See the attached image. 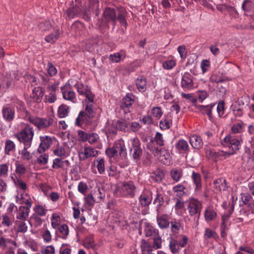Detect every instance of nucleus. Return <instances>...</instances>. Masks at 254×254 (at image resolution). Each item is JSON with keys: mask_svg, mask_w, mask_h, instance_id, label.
<instances>
[{"mask_svg": "<svg viewBox=\"0 0 254 254\" xmlns=\"http://www.w3.org/2000/svg\"><path fill=\"white\" fill-rule=\"evenodd\" d=\"M28 121L40 129L49 127L53 124L54 119L52 117H50L48 120H47L46 119L29 116Z\"/></svg>", "mask_w": 254, "mask_h": 254, "instance_id": "4", "label": "nucleus"}, {"mask_svg": "<svg viewBox=\"0 0 254 254\" xmlns=\"http://www.w3.org/2000/svg\"><path fill=\"white\" fill-rule=\"evenodd\" d=\"M192 179L195 185V190H199L201 188L200 175L198 173L193 172L192 173Z\"/></svg>", "mask_w": 254, "mask_h": 254, "instance_id": "20", "label": "nucleus"}, {"mask_svg": "<svg viewBox=\"0 0 254 254\" xmlns=\"http://www.w3.org/2000/svg\"><path fill=\"white\" fill-rule=\"evenodd\" d=\"M83 27V24L79 21H77L73 23L71 26V29L72 31H74L75 33L77 34L78 32L81 30Z\"/></svg>", "mask_w": 254, "mask_h": 254, "instance_id": "34", "label": "nucleus"}, {"mask_svg": "<svg viewBox=\"0 0 254 254\" xmlns=\"http://www.w3.org/2000/svg\"><path fill=\"white\" fill-rule=\"evenodd\" d=\"M136 85L139 91H144L146 88V81L143 76L139 77L136 81Z\"/></svg>", "mask_w": 254, "mask_h": 254, "instance_id": "23", "label": "nucleus"}, {"mask_svg": "<svg viewBox=\"0 0 254 254\" xmlns=\"http://www.w3.org/2000/svg\"><path fill=\"white\" fill-rule=\"evenodd\" d=\"M97 162V168L98 172L100 174H102L105 172V163L104 160L103 158H101L99 160H96Z\"/></svg>", "mask_w": 254, "mask_h": 254, "instance_id": "38", "label": "nucleus"}, {"mask_svg": "<svg viewBox=\"0 0 254 254\" xmlns=\"http://www.w3.org/2000/svg\"><path fill=\"white\" fill-rule=\"evenodd\" d=\"M169 248L172 253H177L179 249L178 242L175 239L171 238V240L169 243Z\"/></svg>", "mask_w": 254, "mask_h": 254, "instance_id": "30", "label": "nucleus"}, {"mask_svg": "<svg viewBox=\"0 0 254 254\" xmlns=\"http://www.w3.org/2000/svg\"><path fill=\"white\" fill-rule=\"evenodd\" d=\"M34 134L33 128L26 125L19 133L15 134V136L20 142L24 143L25 146L30 147Z\"/></svg>", "mask_w": 254, "mask_h": 254, "instance_id": "3", "label": "nucleus"}, {"mask_svg": "<svg viewBox=\"0 0 254 254\" xmlns=\"http://www.w3.org/2000/svg\"><path fill=\"white\" fill-rule=\"evenodd\" d=\"M59 230L64 236L62 237L63 239H66L69 233V230L67 225L63 224L60 226L59 228Z\"/></svg>", "mask_w": 254, "mask_h": 254, "instance_id": "39", "label": "nucleus"}, {"mask_svg": "<svg viewBox=\"0 0 254 254\" xmlns=\"http://www.w3.org/2000/svg\"><path fill=\"white\" fill-rule=\"evenodd\" d=\"M242 7L246 12H250L254 10V3L250 0H245Z\"/></svg>", "mask_w": 254, "mask_h": 254, "instance_id": "24", "label": "nucleus"}, {"mask_svg": "<svg viewBox=\"0 0 254 254\" xmlns=\"http://www.w3.org/2000/svg\"><path fill=\"white\" fill-rule=\"evenodd\" d=\"M109 59L113 62L118 63L121 61V55L119 53L111 55Z\"/></svg>", "mask_w": 254, "mask_h": 254, "instance_id": "62", "label": "nucleus"}, {"mask_svg": "<svg viewBox=\"0 0 254 254\" xmlns=\"http://www.w3.org/2000/svg\"><path fill=\"white\" fill-rule=\"evenodd\" d=\"M41 143L38 148L37 151L39 153H42L48 149L52 144V139L48 136H41Z\"/></svg>", "mask_w": 254, "mask_h": 254, "instance_id": "8", "label": "nucleus"}, {"mask_svg": "<svg viewBox=\"0 0 254 254\" xmlns=\"http://www.w3.org/2000/svg\"><path fill=\"white\" fill-rule=\"evenodd\" d=\"M132 94L131 93H128L123 98L121 105L122 108H128L132 105L133 102V99L132 98Z\"/></svg>", "mask_w": 254, "mask_h": 254, "instance_id": "16", "label": "nucleus"}, {"mask_svg": "<svg viewBox=\"0 0 254 254\" xmlns=\"http://www.w3.org/2000/svg\"><path fill=\"white\" fill-rule=\"evenodd\" d=\"M15 147V144L12 141L7 140L5 142V153L7 155H9V152L14 150Z\"/></svg>", "mask_w": 254, "mask_h": 254, "instance_id": "35", "label": "nucleus"}, {"mask_svg": "<svg viewBox=\"0 0 254 254\" xmlns=\"http://www.w3.org/2000/svg\"><path fill=\"white\" fill-rule=\"evenodd\" d=\"M69 113V107L66 105L63 104L61 105L58 109V115L59 118H63L67 116Z\"/></svg>", "mask_w": 254, "mask_h": 254, "instance_id": "21", "label": "nucleus"}, {"mask_svg": "<svg viewBox=\"0 0 254 254\" xmlns=\"http://www.w3.org/2000/svg\"><path fill=\"white\" fill-rule=\"evenodd\" d=\"M99 136L97 133H91L88 134L87 141H88L91 144H93L97 142Z\"/></svg>", "mask_w": 254, "mask_h": 254, "instance_id": "47", "label": "nucleus"}, {"mask_svg": "<svg viewBox=\"0 0 254 254\" xmlns=\"http://www.w3.org/2000/svg\"><path fill=\"white\" fill-rule=\"evenodd\" d=\"M155 157H157L164 164H167L170 161V155L165 148H159L157 155H155Z\"/></svg>", "mask_w": 254, "mask_h": 254, "instance_id": "9", "label": "nucleus"}, {"mask_svg": "<svg viewBox=\"0 0 254 254\" xmlns=\"http://www.w3.org/2000/svg\"><path fill=\"white\" fill-rule=\"evenodd\" d=\"M17 224L18 225V232L24 233L27 231V226L24 222L18 221Z\"/></svg>", "mask_w": 254, "mask_h": 254, "instance_id": "50", "label": "nucleus"}, {"mask_svg": "<svg viewBox=\"0 0 254 254\" xmlns=\"http://www.w3.org/2000/svg\"><path fill=\"white\" fill-rule=\"evenodd\" d=\"M91 11L96 16L99 14V0H89V8L82 10L79 5L75 4L74 6L69 7L66 11V18L70 19L75 17H81L85 21H88L91 18Z\"/></svg>", "mask_w": 254, "mask_h": 254, "instance_id": "1", "label": "nucleus"}, {"mask_svg": "<svg viewBox=\"0 0 254 254\" xmlns=\"http://www.w3.org/2000/svg\"><path fill=\"white\" fill-rule=\"evenodd\" d=\"M224 102L222 101L220 102L217 107V111L219 117H222L224 113Z\"/></svg>", "mask_w": 254, "mask_h": 254, "instance_id": "51", "label": "nucleus"}, {"mask_svg": "<svg viewBox=\"0 0 254 254\" xmlns=\"http://www.w3.org/2000/svg\"><path fill=\"white\" fill-rule=\"evenodd\" d=\"M115 125L117 129L121 131H125L129 124L125 120H118L117 121Z\"/></svg>", "mask_w": 254, "mask_h": 254, "instance_id": "31", "label": "nucleus"}, {"mask_svg": "<svg viewBox=\"0 0 254 254\" xmlns=\"http://www.w3.org/2000/svg\"><path fill=\"white\" fill-rule=\"evenodd\" d=\"M43 254H54L55 248L53 246H49L47 248L41 251Z\"/></svg>", "mask_w": 254, "mask_h": 254, "instance_id": "64", "label": "nucleus"}, {"mask_svg": "<svg viewBox=\"0 0 254 254\" xmlns=\"http://www.w3.org/2000/svg\"><path fill=\"white\" fill-rule=\"evenodd\" d=\"M190 142L193 148L197 149H200L203 145L201 138L195 135L190 137Z\"/></svg>", "mask_w": 254, "mask_h": 254, "instance_id": "13", "label": "nucleus"}, {"mask_svg": "<svg viewBox=\"0 0 254 254\" xmlns=\"http://www.w3.org/2000/svg\"><path fill=\"white\" fill-rule=\"evenodd\" d=\"M135 187L131 181L125 183L123 185V190L126 192L127 194L132 197L134 195Z\"/></svg>", "mask_w": 254, "mask_h": 254, "instance_id": "11", "label": "nucleus"}, {"mask_svg": "<svg viewBox=\"0 0 254 254\" xmlns=\"http://www.w3.org/2000/svg\"><path fill=\"white\" fill-rule=\"evenodd\" d=\"M188 209H189V213L190 215H193L195 214H198V215H199L200 210L199 208L198 204L194 202L190 203L188 206Z\"/></svg>", "mask_w": 254, "mask_h": 254, "instance_id": "26", "label": "nucleus"}, {"mask_svg": "<svg viewBox=\"0 0 254 254\" xmlns=\"http://www.w3.org/2000/svg\"><path fill=\"white\" fill-rule=\"evenodd\" d=\"M46 101L50 103H53L57 100V96L55 93L50 92L49 95L45 96Z\"/></svg>", "mask_w": 254, "mask_h": 254, "instance_id": "55", "label": "nucleus"}, {"mask_svg": "<svg viewBox=\"0 0 254 254\" xmlns=\"http://www.w3.org/2000/svg\"><path fill=\"white\" fill-rule=\"evenodd\" d=\"M64 163V162L61 159L59 158H56L53 161L52 168L53 169L61 168L63 167Z\"/></svg>", "mask_w": 254, "mask_h": 254, "instance_id": "49", "label": "nucleus"}, {"mask_svg": "<svg viewBox=\"0 0 254 254\" xmlns=\"http://www.w3.org/2000/svg\"><path fill=\"white\" fill-rule=\"evenodd\" d=\"M177 149L181 151H186L189 148L187 142L184 139H180L176 145Z\"/></svg>", "mask_w": 254, "mask_h": 254, "instance_id": "28", "label": "nucleus"}, {"mask_svg": "<svg viewBox=\"0 0 254 254\" xmlns=\"http://www.w3.org/2000/svg\"><path fill=\"white\" fill-rule=\"evenodd\" d=\"M140 142L137 138H134L132 140V147L130 151H133L132 158L134 160L139 159L142 153V150L140 147Z\"/></svg>", "mask_w": 254, "mask_h": 254, "instance_id": "6", "label": "nucleus"}, {"mask_svg": "<svg viewBox=\"0 0 254 254\" xmlns=\"http://www.w3.org/2000/svg\"><path fill=\"white\" fill-rule=\"evenodd\" d=\"M75 87L77 92L81 95H85L90 90L87 85L83 84H76Z\"/></svg>", "mask_w": 254, "mask_h": 254, "instance_id": "29", "label": "nucleus"}, {"mask_svg": "<svg viewBox=\"0 0 254 254\" xmlns=\"http://www.w3.org/2000/svg\"><path fill=\"white\" fill-rule=\"evenodd\" d=\"M2 221L1 222L2 225L6 227H9L12 225V222L10 219L6 215H3L2 216Z\"/></svg>", "mask_w": 254, "mask_h": 254, "instance_id": "53", "label": "nucleus"}, {"mask_svg": "<svg viewBox=\"0 0 254 254\" xmlns=\"http://www.w3.org/2000/svg\"><path fill=\"white\" fill-rule=\"evenodd\" d=\"M15 185L22 190H25L27 189L26 184L19 178H16V180L15 181Z\"/></svg>", "mask_w": 254, "mask_h": 254, "instance_id": "57", "label": "nucleus"}, {"mask_svg": "<svg viewBox=\"0 0 254 254\" xmlns=\"http://www.w3.org/2000/svg\"><path fill=\"white\" fill-rule=\"evenodd\" d=\"M218 238V235L216 233L209 228H206L204 234V238L206 240L208 239L213 238L216 239Z\"/></svg>", "mask_w": 254, "mask_h": 254, "instance_id": "32", "label": "nucleus"}, {"mask_svg": "<svg viewBox=\"0 0 254 254\" xmlns=\"http://www.w3.org/2000/svg\"><path fill=\"white\" fill-rule=\"evenodd\" d=\"M222 144L224 146H228L230 149H232L234 153L235 152L239 149L240 141L234 136L227 135L223 139Z\"/></svg>", "mask_w": 254, "mask_h": 254, "instance_id": "5", "label": "nucleus"}, {"mask_svg": "<svg viewBox=\"0 0 254 254\" xmlns=\"http://www.w3.org/2000/svg\"><path fill=\"white\" fill-rule=\"evenodd\" d=\"M48 72L50 76H53L57 74V70L56 67L51 63L48 64Z\"/></svg>", "mask_w": 254, "mask_h": 254, "instance_id": "52", "label": "nucleus"}, {"mask_svg": "<svg viewBox=\"0 0 254 254\" xmlns=\"http://www.w3.org/2000/svg\"><path fill=\"white\" fill-rule=\"evenodd\" d=\"M171 230L174 233H178L180 228V224L176 222H171Z\"/></svg>", "mask_w": 254, "mask_h": 254, "instance_id": "61", "label": "nucleus"}, {"mask_svg": "<svg viewBox=\"0 0 254 254\" xmlns=\"http://www.w3.org/2000/svg\"><path fill=\"white\" fill-rule=\"evenodd\" d=\"M28 147H29L25 146L21 152V157L22 159L27 161L30 160L32 157L30 153L27 151V148Z\"/></svg>", "mask_w": 254, "mask_h": 254, "instance_id": "42", "label": "nucleus"}, {"mask_svg": "<svg viewBox=\"0 0 254 254\" xmlns=\"http://www.w3.org/2000/svg\"><path fill=\"white\" fill-rule=\"evenodd\" d=\"M213 184L215 186L214 188L219 191L226 190L228 188L226 180L223 178L215 180Z\"/></svg>", "mask_w": 254, "mask_h": 254, "instance_id": "12", "label": "nucleus"}, {"mask_svg": "<svg viewBox=\"0 0 254 254\" xmlns=\"http://www.w3.org/2000/svg\"><path fill=\"white\" fill-rule=\"evenodd\" d=\"M86 203L89 206H92L94 204L95 200L94 199L92 194H89L85 197Z\"/></svg>", "mask_w": 254, "mask_h": 254, "instance_id": "63", "label": "nucleus"}, {"mask_svg": "<svg viewBox=\"0 0 254 254\" xmlns=\"http://www.w3.org/2000/svg\"><path fill=\"white\" fill-rule=\"evenodd\" d=\"M140 247L142 254H150L152 251V247L145 240H142Z\"/></svg>", "mask_w": 254, "mask_h": 254, "instance_id": "17", "label": "nucleus"}, {"mask_svg": "<svg viewBox=\"0 0 254 254\" xmlns=\"http://www.w3.org/2000/svg\"><path fill=\"white\" fill-rule=\"evenodd\" d=\"M54 154L59 157L64 156L65 154V149L63 147H58L54 150Z\"/></svg>", "mask_w": 254, "mask_h": 254, "instance_id": "56", "label": "nucleus"}, {"mask_svg": "<svg viewBox=\"0 0 254 254\" xmlns=\"http://www.w3.org/2000/svg\"><path fill=\"white\" fill-rule=\"evenodd\" d=\"M92 106V105L87 104L86 105L84 117L89 119L93 118L95 114Z\"/></svg>", "mask_w": 254, "mask_h": 254, "instance_id": "33", "label": "nucleus"}, {"mask_svg": "<svg viewBox=\"0 0 254 254\" xmlns=\"http://www.w3.org/2000/svg\"><path fill=\"white\" fill-rule=\"evenodd\" d=\"M163 67L165 69H170L175 65V62L174 61H167L163 64Z\"/></svg>", "mask_w": 254, "mask_h": 254, "instance_id": "59", "label": "nucleus"}, {"mask_svg": "<svg viewBox=\"0 0 254 254\" xmlns=\"http://www.w3.org/2000/svg\"><path fill=\"white\" fill-rule=\"evenodd\" d=\"M153 115L156 118H160L162 115V112L160 107H154L152 110Z\"/></svg>", "mask_w": 254, "mask_h": 254, "instance_id": "60", "label": "nucleus"}, {"mask_svg": "<svg viewBox=\"0 0 254 254\" xmlns=\"http://www.w3.org/2000/svg\"><path fill=\"white\" fill-rule=\"evenodd\" d=\"M157 216V221L159 227L162 229L168 228L170 222L168 221V215L164 214L161 216Z\"/></svg>", "mask_w": 254, "mask_h": 254, "instance_id": "14", "label": "nucleus"}, {"mask_svg": "<svg viewBox=\"0 0 254 254\" xmlns=\"http://www.w3.org/2000/svg\"><path fill=\"white\" fill-rule=\"evenodd\" d=\"M65 87V86H64L61 87V90L64 99L74 102L73 100L75 98V93L73 91H71L67 92L64 91Z\"/></svg>", "mask_w": 254, "mask_h": 254, "instance_id": "18", "label": "nucleus"}, {"mask_svg": "<svg viewBox=\"0 0 254 254\" xmlns=\"http://www.w3.org/2000/svg\"><path fill=\"white\" fill-rule=\"evenodd\" d=\"M85 116V112L84 111H80L78 117L75 120V125L77 126H81L82 123H81V121H82L83 122L82 118Z\"/></svg>", "mask_w": 254, "mask_h": 254, "instance_id": "58", "label": "nucleus"}, {"mask_svg": "<svg viewBox=\"0 0 254 254\" xmlns=\"http://www.w3.org/2000/svg\"><path fill=\"white\" fill-rule=\"evenodd\" d=\"M35 212L39 216H44L46 213V209L41 205H38L35 208Z\"/></svg>", "mask_w": 254, "mask_h": 254, "instance_id": "54", "label": "nucleus"}, {"mask_svg": "<svg viewBox=\"0 0 254 254\" xmlns=\"http://www.w3.org/2000/svg\"><path fill=\"white\" fill-rule=\"evenodd\" d=\"M127 14L126 10L123 7L117 8L107 7L103 13V19L106 23L111 22L114 26L116 25L117 21H118L122 26L126 27L127 25L126 19Z\"/></svg>", "mask_w": 254, "mask_h": 254, "instance_id": "2", "label": "nucleus"}, {"mask_svg": "<svg viewBox=\"0 0 254 254\" xmlns=\"http://www.w3.org/2000/svg\"><path fill=\"white\" fill-rule=\"evenodd\" d=\"M225 81L224 79H220L218 80H215V81L217 83V88L219 91L222 94H225L226 92V88L224 87L221 83Z\"/></svg>", "mask_w": 254, "mask_h": 254, "instance_id": "48", "label": "nucleus"}, {"mask_svg": "<svg viewBox=\"0 0 254 254\" xmlns=\"http://www.w3.org/2000/svg\"><path fill=\"white\" fill-rule=\"evenodd\" d=\"M216 213L212 209L207 208L204 213V217L207 221L213 220L216 217Z\"/></svg>", "mask_w": 254, "mask_h": 254, "instance_id": "27", "label": "nucleus"}, {"mask_svg": "<svg viewBox=\"0 0 254 254\" xmlns=\"http://www.w3.org/2000/svg\"><path fill=\"white\" fill-rule=\"evenodd\" d=\"M193 77L189 72H185L182 76L181 87L185 89H191L193 87Z\"/></svg>", "mask_w": 254, "mask_h": 254, "instance_id": "7", "label": "nucleus"}, {"mask_svg": "<svg viewBox=\"0 0 254 254\" xmlns=\"http://www.w3.org/2000/svg\"><path fill=\"white\" fill-rule=\"evenodd\" d=\"M161 237L159 235H156L153 238V247L155 249H158L161 248Z\"/></svg>", "mask_w": 254, "mask_h": 254, "instance_id": "40", "label": "nucleus"}, {"mask_svg": "<svg viewBox=\"0 0 254 254\" xmlns=\"http://www.w3.org/2000/svg\"><path fill=\"white\" fill-rule=\"evenodd\" d=\"M170 174L172 178L176 182H178L182 176L181 172L177 170L171 171Z\"/></svg>", "mask_w": 254, "mask_h": 254, "instance_id": "46", "label": "nucleus"}, {"mask_svg": "<svg viewBox=\"0 0 254 254\" xmlns=\"http://www.w3.org/2000/svg\"><path fill=\"white\" fill-rule=\"evenodd\" d=\"M164 202V198H163V196L162 195V194L157 193L156 194V196L153 201V204L157 203L156 211H157V213L158 214V215L160 213V210H159L160 208L163 205Z\"/></svg>", "mask_w": 254, "mask_h": 254, "instance_id": "25", "label": "nucleus"}, {"mask_svg": "<svg viewBox=\"0 0 254 254\" xmlns=\"http://www.w3.org/2000/svg\"><path fill=\"white\" fill-rule=\"evenodd\" d=\"M2 116L7 122H10L14 118V109L8 107H4L2 111Z\"/></svg>", "mask_w": 254, "mask_h": 254, "instance_id": "10", "label": "nucleus"}, {"mask_svg": "<svg viewBox=\"0 0 254 254\" xmlns=\"http://www.w3.org/2000/svg\"><path fill=\"white\" fill-rule=\"evenodd\" d=\"M154 140L152 139L150 141L147 143V148L149 149L155 156V155H157V152L159 148L154 146Z\"/></svg>", "mask_w": 254, "mask_h": 254, "instance_id": "36", "label": "nucleus"}, {"mask_svg": "<svg viewBox=\"0 0 254 254\" xmlns=\"http://www.w3.org/2000/svg\"><path fill=\"white\" fill-rule=\"evenodd\" d=\"M84 151L86 153V157H94L98 154V151L91 147H85Z\"/></svg>", "mask_w": 254, "mask_h": 254, "instance_id": "41", "label": "nucleus"}, {"mask_svg": "<svg viewBox=\"0 0 254 254\" xmlns=\"http://www.w3.org/2000/svg\"><path fill=\"white\" fill-rule=\"evenodd\" d=\"M215 105H198L197 106V109L203 114H206L210 121L213 118L212 114V109L214 107Z\"/></svg>", "mask_w": 254, "mask_h": 254, "instance_id": "15", "label": "nucleus"}, {"mask_svg": "<svg viewBox=\"0 0 254 254\" xmlns=\"http://www.w3.org/2000/svg\"><path fill=\"white\" fill-rule=\"evenodd\" d=\"M151 199L145 193L142 194L139 197V202L142 207H145L150 204Z\"/></svg>", "mask_w": 254, "mask_h": 254, "instance_id": "22", "label": "nucleus"}, {"mask_svg": "<svg viewBox=\"0 0 254 254\" xmlns=\"http://www.w3.org/2000/svg\"><path fill=\"white\" fill-rule=\"evenodd\" d=\"M153 140H154V142L159 146H162L164 145V141L163 138L162 134L160 132L156 133L154 139Z\"/></svg>", "mask_w": 254, "mask_h": 254, "instance_id": "43", "label": "nucleus"}, {"mask_svg": "<svg viewBox=\"0 0 254 254\" xmlns=\"http://www.w3.org/2000/svg\"><path fill=\"white\" fill-rule=\"evenodd\" d=\"M49 155L47 154H44L40 155L37 159V162L40 165H45L48 163Z\"/></svg>", "mask_w": 254, "mask_h": 254, "instance_id": "44", "label": "nucleus"}, {"mask_svg": "<svg viewBox=\"0 0 254 254\" xmlns=\"http://www.w3.org/2000/svg\"><path fill=\"white\" fill-rule=\"evenodd\" d=\"M60 32L59 29L48 35L45 37V40L48 43H54L59 38L60 35Z\"/></svg>", "mask_w": 254, "mask_h": 254, "instance_id": "19", "label": "nucleus"}, {"mask_svg": "<svg viewBox=\"0 0 254 254\" xmlns=\"http://www.w3.org/2000/svg\"><path fill=\"white\" fill-rule=\"evenodd\" d=\"M16 170L15 172L17 174L22 175L25 174L26 172V168L22 164H19L17 162L15 164Z\"/></svg>", "mask_w": 254, "mask_h": 254, "instance_id": "45", "label": "nucleus"}, {"mask_svg": "<svg viewBox=\"0 0 254 254\" xmlns=\"http://www.w3.org/2000/svg\"><path fill=\"white\" fill-rule=\"evenodd\" d=\"M39 28L41 31L46 32L51 29L52 24L49 21H46L40 23L39 24Z\"/></svg>", "mask_w": 254, "mask_h": 254, "instance_id": "37", "label": "nucleus"}]
</instances>
